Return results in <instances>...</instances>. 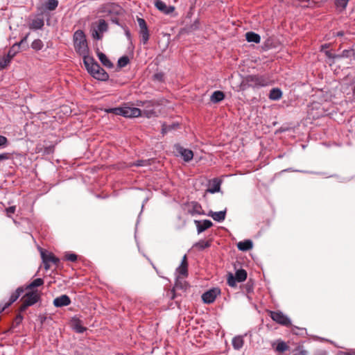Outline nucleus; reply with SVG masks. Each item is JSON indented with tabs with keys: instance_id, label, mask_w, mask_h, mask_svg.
Here are the masks:
<instances>
[{
	"instance_id": "obj_1",
	"label": "nucleus",
	"mask_w": 355,
	"mask_h": 355,
	"mask_svg": "<svg viewBox=\"0 0 355 355\" xmlns=\"http://www.w3.org/2000/svg\"><path fill=\"white\" fill-rule=\"evenodd\" d=\"M74 48L77 53L84 58L89 55V48L84 32L81 30L76 31L73 34Z\"/></svg>"
},
{
	"instance_id": "obj_2",
	"label": "nucleus",
	"mask_w": 355,
	"mask_h": 355,
	"mask_svg": "<svg viewBox=\"0 0 355 355\" xmlns=\"http://www.w3.org/2000/svg\"><path fill=\"white\" fill-rule=\"evenodd\" d=\"M243 83L249 87L260 88L270 85L271 81L266 75L252 74L245 76Z\"/></svg>"
},
{
	"instance_id": "obj_3",
	"label": "nucleus",
	"mask_w": 355,
	"mask_h": 355,
	"mask_svg": "<svg viewBox=\"0 0 355 355\" xmlns=\"http://www.w3.org/2000/svg\"><path fill=\"white\" fill-rule=\"evenodd\" d=\"M106 112L125 117H138L141 114L140 109L130 107L110 108L107 110Z\"/></svg>"
},
{
	"instance_id": "obj_4",
	"label": "nucleus",
	"mask_w": 355,
	"mask_h": 355,
	"mask_svg": "<svg viewBox=\"0 0 355 355\" xmlns=\"http://www.w3.org/2000/svg\"><path fill=\"white\" fill-rule=\"evenodd\" d=\"M108 31V24L104 19H99L98 22L93 24L91 29L94 39L100 40L103 38V33Z\"/></svg>"
},
{
	"instance_id": "obj_5",
	"label": "nucleus",
	"mask_w": 355,
	"mask_h": 355,
	"mask_svg": "<svg viewBox=\"0 0 355 355\" xmlns=\"http://www.w3.org/2000/svg\"><path fill=\"white\" fill-rule=\"evenodd\" d=\"M40 299L39 295L35 291L28 292L22 298V304L19 308V311L23 312L30 306L35 304Z\"/></svg>"
},
{
	"instance_id": "obj_6",
	"label": "nucleus",
	"mask_w": 355,
	"mask_h": 355,
	"mask_svg": "<svg viewBox=\"0 0 355 355\" xmlns=\"http://www.w3.org/2000/svg\"><path fill=\"white\" fill-rule=\"evenodd\" d=\"M270 316L275 322L279 324L286 327L291 325L289 318L281 311H270Z\"/></svg>"
},
{
	"instance_id": "obj_7",
	"label": "nucleus",
	"mask_w": 355,
	"mask_h": 355,
	"mask_svg": "<svg viewBox=\"0 0 355 355\" xmlns=\"http://www.w3.org/2000/svg\"><path fill=\"white\" fill-rule=\"evenodd\" d=\"M137 22L139 26V35L141 41L144 44H146L150 37L149 31L146 21L143 18L137 17Z\"/></svg>"
},
{
	"instance_id": "obj_8",
	"label": "nucleus",
	"mask_w": 355,
	"mask_h": 355,
	"mask_svg": "<svg viewBox=\"0 0 355 355\" xmlns=\"http://www.w3.org/2000/svg\"><path fill=\"white\" fill-rule=\"evenodd\" d=\"M83 63L87 71L93 76L96 73L97 69H100V65L92 56L88 55L83 59Z\"/></svg>"
},
{
	"instance_id": "obj_9",
	"label": "nucleus",
	"mask_w": 355,
	"mask_h": 355,
	"mask_svg": "<svg viewBox=\"0 0 355 355\" xmlns=\"http://www.w3.org/2000/svg\"><path fill=\"white\" fill-rule=\"evenodd\" d=\"M41 257L46 270H48L50 268V263L58 265L60 262L59 259L55 257L52 253L46 254V252L42 251Z\"/></svg>"
},
{
	"instance_id": "obj_10",
	"label": "nucleus",
	"mask_w": 355,
	"mask_h": 355,
	"mask_svg": "<svg viewBox=\"0 0 355 355\" xmlns=\"http://www.w3.org/2000/svg\"><path fill=\"white\" fill-rule=\"evenodd\" d=\"M220 293L218 288H214L210 289L202 294V300L206 304H211L215 301L217 295H218Z\"/></svg>"
},
{
	"instance_id": "obj_11",
	"label": "nucleus",
	"mask_w": 355,
	"mask_h": 355,
	"mask_svg": "<svg viewBox=\"0 0 355 355\" xmlns=\"http://www.w3.org/2000/svg\"><path fill=\"white\" fill-rule=\"evenodd\" d=\"M155 6L163 13L167 15L173 12L175 10L174 6H168L164 1L161 0H156L155 1Z\"/></svg>"
},
{
	"instance_id": "obj_12",
	"label": "nucleus",
	"mask_w": 355,
	"mask_h": 355,
	"mask_svg": "<svg viewBox=\"0 0 355 355\" xmlns=\"http://www.w3.org/2000/svg\"><path fill=\"white\" fill-rule=\"evenodd\" d=\"M176 150L185 162H188L193 159V153L191 150L184 148L180 146H178Z\"/></svg>"
},
{
	"instance_id": "obj_13",
	"label": "nucleus",
	"mask_w": 355,
	"mask_h": 355,
	"mask_svg": "<svg viewBox=\"0 0 355 355\" xmlns=\"http://www.w3.org/2000/svg\"><path fill=\"white\" fill-rule=\"evenodd\" d=\"M71 304V299L67 295H62L53 300V305L55 307H62Z\"/></svg>"
},
{
	"instance_id": "obj_14",
	"label": "nucleus",
	"mask_w": 355,
	"mask_h": 355,
	"mask_svg": "<svg viewBox=\"0 0 355 355\" xmlns=\"http://www.w3.org/2000/svg\"><path fill=\"white\" fill-rule=\"evenodd\" d=\"M194 222L196 225L198 234L202 233L213 225L212 222L209 220H203L202 221L195 220Z\"/></svg>"
},
{
	"instance_id": "obj_15",
	"label": "nucleus",
	"mask_w": 355,
	"mask_h": 355,
	"mask_svg": "<svg viewBox=\"0 0 355 355\" xmlns=\"http://www.w3.org/2000/svg\"><path fill=\"white\" fill-rule=\"evenodd\" d=\"M187 268H188L187 258V255H184L182 258L180 266L177 268V272L180 275L185 277L188 275Z\"/></svg>"
},
{
	"instance_id": "obj_16",
	"label": "nucleus",
	"mask_w": 355,
	"mask_h": 355,
	"mask_svg": "<svg viewBox=\"0 0 355 355\" xmlns=\"http://www.w3.org/2000/svg\"><path fill=\"white\" fill-rule=\"evenodd\" d=\"M208 216H211L215 221L222 222L225 220L226 216V209L220 211H210Z\"/></svg>"
},
{
	"instance_id": "obj_17",
	"label": "nucleus",
	"mask_w": 355,
	"mask_h": 355,
	"mask_svg": "<svg viewBox=\"0 0 355 355\" xmlns=\"http://www.w3.org/2000/svg\"><path fill=\"white\" fill-rule=\"evenodd\" d=\"M97 56L101 61V62L107 68H112L113 64L112 62L107 58V57L102 52H97Z\"/></svg>"
},
{
	"instance_id": "obj_18",
	"label": "nucleus",
	"mask_w": 355,
	"mask_h": 355,
	"mask_svg": "<svg viewBox=\"0 0 355 355\" xmlns=\"http://www.w3.org/2000/svg\"><path fill=\"white\" fill-rule=\"evenodd\" d=\"M246 40L248 42H254L259 44L261 41V37L259 34L254 32H248L245 34Z\"/></svg>"
},
{
	"instance_id": "obj_19",
	"label": "nucleus",
	"mask_w": 355,
	"mask_h": 355,
	"mask_svg": "<svg viewBox=\"0 0 355 355\" xmlns=\"http://www.w3.org/2000/svg\"><path fill=\"white\" fill-rule=\"evenodd\" d=\"M225 98V94L221 91H215L210 97V101L214 103H218Z\"/></svg>"
},
{
	"instance_id": "obj_20",
	"label": "nucleus",
	"mask_w": 355,
	"mask_h": 355,
	"mask_svg": "<svg viewBox=\"0 0 355 355\" xmlns=\"http://www.w3.org/2000/svg\"><path fill=\"white\" fill-rule=\"evenodd\" d=\"M252 247L253 244L250 240H245L243 241H240L237 244L238 249L241 251H248L252 249Z\"/></svg>"
},
{
	"instance_id": "obj_21",
	"label": "nucleus",
	"mask_w": 355,
	"mask_h": 355,
	"mask_svg": "<svg viewBox=\"0 0 355 355\" xmlns=\"http://www.w3.org/2000/svg\"><path fill=\"white\" fill-rule=\"evenodd\" d=\"M93 77L100 80H106L109 78V75L100 67V69H97L96 73L93 75Z\"/></svg>"
},
{
	"instance_id": "obj_22",
	"label": "nucleus",
	"mask_w": 355,
	"mask_h": 355,
	"mask_svg": "<svg viewBox=\"0 0 355 355\" xmlns=\"http://www.w3.org/2000/svg\"><path fill=\"white\" fill-rule=\"evenodd\" d=\"M24 288L23 287H19L17 288L15 293H13L10 297L9 301L8 302V305H11L13 302H15L19 297L24 293Z\"/></svg>"
},
{
	"instance_id": "obj_23",
	"label": "nucleus",
	"mask_w": 355,
	"mask_h": 355,
	"mask_svg": "<svg viewBox=\"0 0 355 355\" xmlns=\"http://www.w3.org/2000/svg\"><path fill=\"white\" fill-rule=\"evenodd\" d=\"M282 96V92L279 88H273L270 91L269 98L272 101L279 100Z\"/></svg>"
},
{
	"instance_id": "obj_24",
	"label": "nucleus",
	"mask_w": 355,
	"mask_h": 355,
	"mask_svg": "<svg viewBox=\"0 0 355 355\" xmlns=\"http://www.w3.org/2000/svg\"><path fill=\"white\" fill-rule=\"evenodd\" d=\"M244 344V340L242 336H235L232 339V346L234 349L239 350L241 349Z\"/></svg>"
},
{
	"instance_id": "obj_25",
	"label": "nucleus",
	"mask_w": 355,
	"mask_h": 355,
	"mask_svg": "<svg viewBox=\"0 0 355 355\" xmlns=\"http://www.w3.org/2000/svg\"><path fill=\"white\" fill-rule=\"evenodd\" d=\"M58 6V0H47L44 4L45 9L49 11H53L55 10Z\"/></svg>"
},
{
	"instance_id": "obj_26",
	"label": "nucleus",
	"mask_w": 355,
	"mask_h": 355,
	"mask_svg": "<svg viewBox=\"0 0 355 355\" xmlns=\"http://www.w3.org/2000/svg\"><path fill=\"white\" fill-rule=\"evenodd\" d=\"M355 55V52L352 49H345L343 51L341 54L335 55L333 58L334 59L341 58H349Z\"/></svg>"
},
{
	"instance_id": "obj_27",
	"label": "nucleus",
	"mask_w": 355,
	"mask_h": 355,
	"mask_svg": "<svg viewBox=\"0 0 355 355\" xmlns=\"http://www.w3.org/2000/svg\"><path fill=\"white\" fill-rule=\"evenodd\" d=\"M199 250H202L211 246V241L200 240L193 245Z\"/></svg>"
},
{
	"instance_id": "obj_28",
	"label": "nucleus",
	"mask_w": 355,
	"mask_h": 355,
	"mask_svg": "<svg viewBox=\"0 0 355 355\" xmlns=\"http://www.w3.org/2000/svg\"><path fill=\"white\" fill-rule=\"evenodd\" d=\"M238 282H242L247 278V272L243 269L238 270L234 275Z\"/></svg>"
},
{
	"instance_id": "obj_29",
	"label": "nucleus",
	"mask_w": 355,
	"mask_h": 355,
	"mask_svg": "<svg viewBox=\"0 0 355 355\" xmlns=\"http://www.w3.org/2000/svg\"><path fill=\"white\" fill-rule=\"evenodd\" d=\"M44 25L42 19L37 18L33 19L31 24V28L33 29H41Z\"/></svg>"
},
{
	"instance_id": "obj_30",
	"label": "nucleus",
	"mask_w": 355,
	"mask_h": 355,
	"mask_svg": "<svg viewBox=\"0 0 355 355\" xmlns=\"http://www.w3.org/2000/svg\"><path fill=\"white\" fill-rule=\"evenodd\" d=\"M44 284V281L41 278H37L34 279L31 284H29L26 287V289L31 290L33 289L35 287H38L42 286Z\"/></svg>"
},
{
	"instance_id": "obj_31",
	"label": "nucleus",
	"mask_w": 355,
	"mask_h": 355,
	"mask_svg": "<svg viewBox=\"0 0 355 355\" xmlns=\"http://www.w3.org/2000/svg\"><path fill=\"white\" fill-rule=\"evenodd\" d=\"M220 189V182L217 180H214V183L211 187L207 189V191L211 193H214L216 192H218Z\"/></svg>"
},
{
	"instance_id": "obj_32",
	"label": "nucleus",
	"mask_w": 355,
	"mask_h": 355,
	"mask_svg": "<svg viewBox=\"0 0 355 355\" xmlns=\"http://www.w3.org/2000/svg\"><path fill=\"white\" fill-rule=\"evenodd\" d=\"M288 349V346L284 341H278L275 346V351L277 352H284Z\"/></svg>"
},
{
	"instance_id": "obj_33",
	"label": "nucleus",
	"mask_w": 355,
	"mask_h": 355,
	"mask_svg": "<svg viewBox=\"0 0 355 355\" xmlns=\"http://www.w3.org/2000/svg\"><path fill=\"white\" fill-rule=\"evenodd\" d=\"M187 284L185 281H182L179 279H178L175 282L174 288L175 289H182V290H186L187 288Z\"/></svg>"
},
{
	"instance_id": "obj_34",
	"label": "nucleus",
	"mask_w": 355,
	"mask_h": 355,
	"mask_svg": "<svg viewBox=\"0 0 355 355\" xmlns=\"http://www.w3.org/2000/svg\"><path fill=\"white\" fill-rule=\"evenodd\" d=\"M43 46V42L39 39L35 40L31 44V47L36 51L42 49Z\"/></svg>"
},
{
	"instance_id": "obj_35",
	"label": "nucleus",
	"mask_w": 355,
	"mask_h": 355,
	"mask_svg": "<svg viewBox=\"0 0 355 355\" xmlns=\"http://www.w3.org/2000/svg\"><path fill=\"white\" fill-rule=\"evenodd\" d=\"M293 355H309V353L302 346H298L293 351Z\"/></svg>"
},
{
	"instance_id": "obj_36",
	"label": "nucleus",
	"mask_w": 355,
	"mask_h": 355,
	"mask_svg": "<svg viewBox=\"0 0 355 355\" xmlns=\"http://www.w3.org/2000/svg\"><path fill=\"white\" fill-rule=\"evenodd\" d=\"M227 284L231 287H234L236 285V278L232 273H230L227 277Z\"/></svg>"
},
{
	"instance_id": "obj_37",
	"label": "nucleus",
	"mask_w": 355,
	"mask_h": 355,
	"mask_svg": "<svg viewBox=\"0 0 355 355\" xmlns=\"http://www.w3.org/2000/svg\"><path fill=\"white\" fill-rule=\"evenodd\" d=\"M129 62V58L128 56H123L120 58L118 60V66L119 67H125Z\"/></svg>"
},
{
	"instance_id": "obj_38",
	"label": "nucleus",
	"mask_w": 355,
	"mask_h": 355,
	"mask_svg": "<svg viewBox=\"0 0 355 355\" xmlns=\"http://www.w3.org/2000/svg\"><path fill=\"white\" fill-rule=\"evenodd\" d=\"M10 60L9 58H7L6 56H3L0 58V68L3 69L6 68L9 63L10 62Z\"/></svg>"
},
{
	"instance_id": "obj_39",
	"label": "nucleus",
	"mask_w": 355,
	"mask_h": 355,
	"mask_svg": "<svg viewBox=\"0 0 355 355\" xmlns=\"http://www.w3.org/2000/svg\"><path fill=\"white\" fill-rule=\"evenodd\" d=\"M19 45H14L8 51L7 55H6L7 58H9V59L11 60L12 58L16 55L17 50L15 49L16 46H18Z\"/></svg>"
},
{
	"instance_id": "obj_40",
	"label": "nucleus",
	"mask_w": 355,
	"mask_h": 355,
	"mask_svg": "<svg viewBox=\"0 0 355 355\" xmlns=\"http://www.w3.org/2000/svg\"><path fill=\"white\" fill-rule=\"evenodd\" d=\"M8 144V139L4 136L0 135V149L6 147Z\"/></svg>"
},
{
	"instance_id": "obj_41",
	"label": "nucleus",
	"mask_w": 355,
	"mask_h": 355,
	"mask_svg": "<svg viewBox=\"0 0 355 355\" xmlns=\"http://www.w3.org/2000/svg\"><path fill=\"white\" fill-rule=\"evenodd\" d=\"M149 164V160H138L136 162L133 163L131 166H144Z\"/></svg>"
},
{
	"instance_id": "obj_42",
	"label": "nucleus",
	"mask_w": 355,
	"mask_h": 355,
	"mask_svg": "<svg viewBox=\"0 0 355 355\" xmlns=\"http://www.w3.org/2000/svg\"><path fill=\"white\" fill-rule=\"evenodd\" d=\"M67 261L74 262L77 260V256L75 254H67L65 256Z\"/></svg>"
},
{
	"instance_id": "obj_43",
	"label": "nucleus",
	"mask_w": 355,
	"mask_h": 355,
	"mask_svg": "<svg viewBox=\"0 0 355 355\" xmlns=\"http://www.w3.org/2000/svg\"><path fill=\"white\" fill-rule=\"evenodd\" d=\"M349 1V0H336V3L338 6H340L342 8H345L347 6Z\"/></svg>"
},
{
	"instance_id": "obj_44",
	"label": "nucleus",
	"mask_w": 355,
	"mask_h": 355,
	"mask_svg": "<svg viewBox=\"0 0 355 355\" xmlns=\"http://www.w3.org/2000/svg\"><path fill=\"white\" fill-rule=\"evenodd\" d=\"M175 126H178V124H173L172 126L171 125H163L162 128V132L165 133L168 131L171 130L172 128H174Z\"/></svg>"
},
{
	"instance_id": "obj_45",
	"label": "nucleus",
	"mask_w": 355,
	"mask_h": 355,
	"mask_svg": "<svg viewBox=\"0 0 355 355\" xmlns=\"http://www.w3.org/2000/svg\"><path fill=\"white\" fill-rule=\"evenodd\" d=\"M75 329L78 333H83L85 331V328L81 325L76 324Z\"/></svg>"
},
{
	"instance_id": "obj_46",
	"label": "nucleus",
	"mask_w": 355,
	"mask_h": 355,
	"mask_svg": "<svg viewBox=\"0 0 355 355\" xmlns=\"http://www.w3.org/2000/svg\"><path fill=\"white\" fill-rule=\"evenodd\" d=\"M22 320L23 316L21 314H18L15 319V322H16L17 324H20L22 322Z\"/></svg>"
},
{
	"instance_id": "obj_47",
	"label": "nucleus",
	"mask_w": 355,
	"mask_h": 355,
	"mask_svg": "<svg viewBox=\"0 0 355 355\" xmlns=\"http://www.w3.org/2000/svg\"><path fill=\"white\" fill-rule=\"evenodd\" d=\"M9 158V155L8 153H2V154H0V162L3 161V160H6Z\"/></svg>"
},
{
	"instance_id": "obj_48",
	"label": "nucleus",
	"mask_w": 355,
	"mask_h": 355,
	"mask_svg": "<svg viewBox=\"0 0 355 355\" xmlns=\"http://www.w3.org/2000/svg\"><path fill=\"white\" fill-rule=\"evenodd\" d=\"M9 306L10 305H8V302H6L5 304H0V313Z\"/></svg>"
},
{
	"instance_id": "obj_49",
	"label": "nucleus",
	"mask_w": 355,
	"mask_h": 355,
	"mask_svg": "<svg viewBox=\"0 0 355 355\" xmlns=\"http://www.w3.org/2000/svg\"><path fill=\"white\" fill-rule=\"evenodd\" d=\"M6 210L8 213L13 214L15 211V206L9 207Z\"/></svg>"
},
{
	"instance_id": "obj_50",
	"label": "nucleus",
	"mask_w": 355,
	"mask_h": 355,
	"mask_svg": "<svg viewBox=\"0 0 355 355\" xmlns=\"http://www.w3.org/2000/svg\"><path fill=\"white\" fill-rule=\"evenodd\" d=\"M338 355H355V352H340Z\"/></svg>"
},
{
	"instance_id": "obj_51",
	"label": "nucleus",
	"mask_w": 355,
	"mask_h": 355,
	"mask_svg": "<svg viewBox=\"0 0 355 355\" xmlns=\"http://www.w3.org/2000/svg\"><path fill=\"white\" fill-rule=\"evenodd\" d=\"M145 112H146V116L148 117V118L151 117L154 114V113H155L153 111H146Z\"/></svg>"
},
{
	"instance_id": "obj_52",
	"label": "nucleus",
	"mask_w": 355,
	"mask_h": 355,
	"mask_svg": "<svg viewBox=\"0 0 355 355\" xmlns=\"http://www.w3.org/2000/svg\"><path fill=\"white\" fill-rule=\"evenodd\" d=\"M125 35H126V37H127L129 40H130V38H131V34H130V33L129 30H126V31H125Z\"/></svg>"
},
{
	"instance_id": "obj_53",
	"label": "nucleus",
	"mask_w": 355,
	"mask_h": 355,
	"mask_svg": "<svg viewBox=\"0 0 355 355\" xmlns=\"http://www.w3.org/2000/svg\"><path fill=\"white\" fill-rule=\"evenodd\" d=\"M343 35H344L343 31H338L336 33V36L340 37V36H343Z\"/></svg>"
},
{
	"instance_id": "obj_54",
	"label": "nucleus",
	"mask_w": 355,
	"mask_h": 355,
	"mask_svg": "<svg viewBox=\"0 0 355 355\" xmlns=\"http://www.w3.org/2000/svg\"><path fill=\"white\" fill-rule=\"evenodd\" d=\"M327 55L329 57V58H334L333 57L335 55H331V53H330L329 51H327L326 53Z\"/></svg>"
},
{
	"instance_id": "obj_55",
	"label": "nucleus",
	"mask_w": 355,
	"mask_h": 355,
	"mask_svg": "<svg viewBox=\"0 0 355 355\" xmlns=\"http://www.w3.org/2000/svg\"><path fill=\"white\" fill-rule=\"evenodd\" d=\"M159 76H160L159 74H156V75H155V77H156L157 78H159Z\"/></svg>"
},
{
	"instance_id": "obj_56",
	"label": "nucleus",
	"mask_w": 355,
	"mask_h": 355,
	"mask_svg": "<svg viewBox=\"0 0 355 355\" xmlns=\"http://www.w3.org/2000/svg\"><path fill=\"white\" fill-rule=\"evenodd\" d=\"M175 297V294H174V293H173V295H172L171 298H172V299H174Z\"/></svg>"
},
{
	"instance_id": "obj_57",
	"label": "nucleus",
	"mask_w": 355,
	"mask_h": 355,
	"mask_svg": "<svg viewBox=\"0 0 355 355\" xmlns=\"http://www.w3.org/2000/svg\"><path fill=\"white\" fill-rule=\"evenodd\" d=\"M195 207H200V206L197 204H196Z\"/></svg>"
},
{
	"instance_id": "obj_58",
	"label": "nucleus",
	"mask_w": 355,
	"mask_h": 355,
	"mask_svg": "<svg viewBox=\"0 0 355 355\" xmlns=\"http://www.w3.org/2000/svg\"><path fill=\"white\" fill-rule=\"evenodd\" d=\"M354 93L355 94V86H354Z\"/></svg>"
}]
</instances>
